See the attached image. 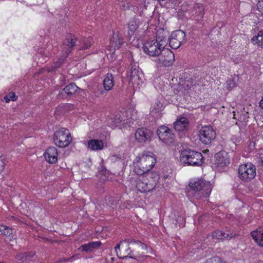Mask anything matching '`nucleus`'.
I'll list each match as a JSON object with an SVG mask.
<instances>
[{
  "instance_id": "obj_1",
  "label": "nucleus",
  "mask_w": 263,
  "mask_h": 263,
  "mask_svg": "<svg viewBox=\"0 0 263 263\" xmlns=\"http://www.w3.org/2000/svg\"><path fill=\"white\" fill-rule=\"evenodd\" d=\"M147 246L139 240L133 239H124L121 241L115 247V251L120 258L127 257L141 260L143 257L147 256Z\"/></svg>"
},
{
  "instance_id": "obj_2",
  "label": "nucleus",
  "mask_w": 263,
  "mask_h": 263,
  "mask_svg": "<svg viewBox=\"0 0 263 263\" xmlns=\"http://www.w3.org/2000/svg\"><path fill=\"white\" fill-rule=\"evenodd\" d=\"M212 191V184L203 180H198L189 184L186 192L189 197L200 199L209 197Z\"/></svg>"
},
{
  "instance_id": "obj_3",
  "label": "nucleus",
  "mask_w": 263,
  "mask_h": 263,
  "mask_svg": "<svg viewBox=\"0 0 263 263\" xmlns=\"http://www.w3.org/2000/svg\"><path fill=\"white\" fill-rule=\"evenodd\" d=\"M149 153V155H142L139 157L135 168V172L137 175L147 173L155 165L156 159L152 153Z\"/></svg>"
},
{
  "instance_id": "obj_4",
  "label": "nucleus",
  "mask_w": 263,
  "mask_h": 263,
  "mask_svg": "<svg viewBox=\"0 0 263 263\" xmlns=\"http://www.w3.org/2000/svg\"><path fill=\"white\" fill-rule=\"evenodd\" d=\"M180 161L187 165L199 166L203 162L202 154L193 150L185 149L180 154Z\"/></svg>"
},
{
  "instance_id": "obj_5",
  "label": "nucleus",
  "mask_w": 263,
  "mask_h": 263,
  "mask_svg": "<svg viewBox=\"0 0 263 263\" xmlns=\"http://www.w3.org/2000/svg\"><path fill=\"white\" fill-rule=\"evenodd\" d=\"M53 141L56 145L64 148L72 142V137L68 129L61 128L54 133Z\"/></svg>"
},
{
  "instance_id": "obj_6",
  "label": "nucleus",
  "mask_w": 263,
  "mask_h": 263,
  "mask_svg": "<svg viewBox=\"0 0 263 263\" xmlns=\"http://www.w3.org/2000/svg\"><path fill=\"white\" fill-rule=\"evenodd\" d=\"M239 177L242 180L249 181L256 176V168L251 163L241 164L238 168Z\"/></svg>"
},
{
  "instance_id": "obj_7",
  "label": "nucleus",
  "mask_w": 263,
  "mask_h": 263,
  "mask_svg": "<svg viewBox=\"0 0 263 263\" xmlns=\"http://www.w3.org/2000/svg\"><path fill=\"white\" fill-rule=\"evenodd\" d=\"M129 72V82L133 85H139L143 82L144 74L139 69L138 64L135 62L131 63Z\"/></svg>"
},
{
  "instance_id": "obj_8",
  "label": "nucleus",
  "mask_w": 263,
  "mask_h": 263,
  "mask_svg": "<svg viewBox=\"0 0 263 263\" xmlns=\"http://www.w3.org/2000/svg\"><path fill=\"white\" fill-rule=\"evenodd\" d=\"M199 139L204 144H210L216 137V132L211 126H204L199 130Z\"/></svg>"
},
{
  "instance_id": "obj_9",
  "label": "nucleus",
  "mask_w": 263,
  "mask_h": 263,
  "mask_svg": "<svg viewBox=\"0 0 263 263\" xmlns=\"http://www.w3.org/2000/svg\"><path fill=\"white\" fill-rule=\"evenodd\" d=\"M136 179V187L137 190L142 193L150 192L156 186L155 182H150L146 177L143 175H138Z\"/></svg>"
},
{
  "instance_id": "obj_10",
  "label": "nucleus",
  "mask_w": 263,
  "mask_h": 263,
  "mask_svg": "<svg viewBox=\"0 0 263 263\" xmlns=\"http://www.w3.org/2000/svg\"><path fill=\"white\" fill-rule=\"evenodd\" d=\"M185 32L182 30H178L173 32L168 39L170 46L175 49L178 48L185 42Z\"/></svg>"
},
{
  "instance_id": "obj_11",
  "label": "nucleus",
  "mask_w": 263,
  "mask_h": 263,
  "mask_svg": "<svg viewBox=\"0 0 263 263\" xmlns=\"http://www.w3.org/2000/svg\"><path fill=\"white\" fill-rule=\"evenodd\" d=\"M159 138L164 143L170 145L174 143L175 136L172 130L165 126H160L157 130Z\"/></svg>"
},
{
  "instance_id": "obj_12",
  "label": "nucleus",
  "mask_w": 263,
  "mask_h": 263,
  "mask_svg": "<svg viewBox=\"0 0 263 263\" xmlns=\"http://www.w3.org/2000/svg\"><path fill=\"white\" fill-rule=\"evenodd\" d=\"M164 48L154 40L146 42L143 47L144 52L151 57H158Z\"/></svg>"
},
{
  "instance_id": "obj_13",
  "label": "nucleus",
  "mask_w": 263,
  "mask_h": 263,
  "mask_svg": "<svg viewBox=\"0 0 263 263\" xmlns=\"http://www.w3.org/2000/svg\"><path fill=\"white\" fill-rule=\"evenodd\" d=\"M175 60L174 54L168 48H164L161 53L158 56L156 62L164 66H169L173 64Z\"/></svg>"
},
{
  "instance_id": "obj_14",
  "label": "nucleus",
  "mask_w": 263,
  "mask_h": 263,
  "mask_svg": "<svg viewBox=\"0 0 263 263\" xmlns=\"http://www.w3.org/2000/svg\"><path fill=\"white\" fill-rule=\"evenodd\" d=\"M153 135V133L146 128H138L135 134V138L138 142L144 143L149 141Z\"/></svg>"
},
{
  "instance_id": "obj_15",
  "label": "nucleus",
  "mask_w": 263,
  "mask_h": 263,
  "mask_svg": "<svg viewBox=\"0 0 263 263\" xmlns=\"http://www.w3.org/2000/svg\"><path fill=\"white\" fill-rule=\"evenodd\" d=\"M238 235L235 233L234 234H233L232 233H231L227 231V232L219 231V230H216L213 232V233L211 235H209L207 237V238L204 240V241H206V242H208L207 241L208 239H231L233 238H234L238 236Z\"/></svg>"
},
{
  "instance_id": "obj_16",
  "label": "nucleus",
  "mask_w": 263,
  "mask_h": 263,
  "mask_svg": "<svg viewBox=\"0 0 263 263\" xmlns=\"http://www.w3.org/2000/svg\"><path fill=\"white\" fill-rule=\"evenodd\" d=\"M77 41V39L74 34L68 33L66 35V38L63 41V45L66 48V56L69 54L73 47L76 45Z\"/></svg>"
},
{
  "instance_id": "obj_17",
  "label": "nucleus",
  "mask_w": 263,
  "mask_h": 263,
  "mask_svg": "<svg viewBox=\"0 0 263 263\" xmlns=\"http://www.w3.org/2000/svg\"><path fill=\"white\" fill-rule=\"evenodd\" d=\"M58 153L57 149L54 146L48 147L44 153L45 160L49 163H54L58 160Z\"/></svg>"
},
{
  "instance_id": "obj_18",
  "label": "nucleus",
  "mask_w": 263,
  "mask_h": 263,
  "mask_svg": "<svg viewBox=\"0 0 263 263\" xmlns=\"http://www.w3.org/2000/svg\"><path fill=\"white\" fill-rule=\"evenodd\" d=\"M168 32L167 31H165L163 30L158 31L156 40L155 41L157 42V43L159 44V46L165 48L168 41L169 38H168Z\"/></svg>"
},
{
  "instance_id": "obj_19",
  "label": "nucleus",
  "mask_w": 263,
  "mask_h": 263,
  "mask_svg": "<svg viewBox=\"0 0 263 263\" xmlns=\"http://www.w3.org/2000/svg\"><path fill=\"white\" fill-rule=\"evenodd\" d=\"M215 164L218 166L223 167L229 164V160L227 154L224 152H220L215 154Z\"/></svg>"
},
{
  "instance_id": "obj_20",
  "label": "nucleus",
  "mask_w": 263,
  "mask_h": 263,
  "mask_svg": "<svg viewBox=\"0 0 263 263\" xmlns=\"http://www.w3.org/2000/svg\"><path fill=\"white\" fill-rule=\"evenodd\" d=\"M189 124V122L187 118L181 117L174 122V127L175 130L182 132L187 128Z\"/></svg>"
},
{
  "instance_id": "obj_21",
  "label": "nucleus",
  "mask_w": 263,
  "mask_h": 263,
  "mask_svg": "<svg viewBox=\"0 0 263 263\" xmlns=\"http://www.w3.org/2000/svg\"><path fill=\"white\" fill-rule=\"evenodd\" d=\"M123 43V39L120 36L118 32H114L110 39V46L114 49H118Z\"/></svg>"
},
{
  "instance_id": "obj_22",
  "label": "nucleus",
  "mask_w": 263,
  "mask_h": 263,
  "mask_svg": "<svg viewBox=\"0 0 263 263\" xmlns=\"http://www.w3.org/2000/svg\"><path fill=\"white\" fill-rule=\"evenodd\" d=\"M253 239L260 246L263 247V228H259L251 233Z\"/></svg>"
},
{
  "instance_id": "obj_23",
  "label": "nucleus",
  "mask_w": 263,
  "mask_h": 263,
  "mask_svg": "<svg viewBox=\"0 0 263 263\" xmlns=\"http://www.w3.org/2000/svg\"><path fill=\"white\" fill-rule=\"evenodd\" d=\"M100 241H92L82 245L80 248L84 252H90L94 249H98L100 247Z\"/></svg>"
},
{
  "instance_id": "obj_24",
  "label": "nucleus",
  "mask_w": 263,
  "mask_h": 263,
  "mask_svg": "<svg viewBox=\"0 0 263 263\" xmlns=\"http://www.w3.org/2000/svg\"><path fill=\"white\" fill-rule=\"evenodd\" d=\"M139 21L138 19L134 18L128 23V35L132 37L138 29L139 25Z\"/></svg>"
},
{
  "instance_id": "obj_25",
  "label": "nucleus",
  "mask_w": 263,
  "mask_h": 263,
  "mask_svg": "<svg viewBox=\"0 0 263 263\" xmlns=\"http://www.w3.org/2000/svg\"><path fill=\"white\" fill-rule=\"evenodd\" d=\"M103 142L98 139H92L89 140L88 142V147L93 151L102 149L103 147Z\"/></svg>"
},
{
  "instance_id": "obj_26",
  "label": "nucleus",
  "mask_w": 263,
  "mask_h": 263,
  "mask_svg": "<svg viewBox=\"0 0 263 263\" xmlns=\"http://www.w3.org/2000/svg\"><path fill=\"white\" fill-rule=\"evenodd\" d=\"M114 84V78L111 73H107L103 81L104 88L106 90H110L112 89Z\"/></svg>"
},
{
  "instance_id": "obj_27",
  "label": "nucleus",
  "mask_w": 263,
  "mask_h": 263,
  "mask_svg": "<svg viewBox=\"0 0 263 263\" xmlns=\"http://www.w3.org/2000/svg\"><path fill=\"white\" fill-rule=\"evenodd\" d=\"M78 89H79V87L74 83H71L67 85L63 89V91L61 93L63 94L64 92L68 96H71L74 94Z\"/></svg>"
},
{
  "instance_id": "obj_28",
  "label": "nucleus",
  "mask_w": 263,
  "mask_h": 263,
  "mask_svg": "<svg viewBox=\"0 0 263 263\" xmlns=\"http://www.w3.org/2000/svg\"><path fill=\"white\" fill-rule=\"evenodd\" d=\"M194 11L196 15L195 16L196 20L199 21L200 18H202L204 14V7L202 4H196L194 7Z\"/></svg>"
},
{
  "instance_id": "obj_29",
  "label": "nucleus",
  "mask_w": 263,
  "mask_h": 263,
  "mask_svg": "<svg viewBox=\"0 0 263 263\" xmlns=\"http://www.w3.org/2000/svg\"><path fill=\"white\" fill-rule=\"evenodd\" d=\"M92 38L90 36L84 39L82 43L79 45V50H85L88 49L92 44Z\"/></svg>"
},
{
  "instance_id": "obj_30",
  "label": "nucleus",
  "mask_w": 263,
  "mask_h": 263,
  "mask_svg": "<svg viewBox=\"0 0 263 263\" xmlns=\"http://www.w3.org/2000/svg\"><path fill=\"white\" fill-rule=\"evenodd\" d=\"M120 116V115L119 117L116 116V117L112 120L113 126L115 127L120 126L128 123L127 121H125V119H123Z\"/></svg>"
},
{
  "instance_id": "obj_31",
  "label": "nucleus",
  "mask_w": 263,
  "mask_h": 263,
  "mask_svg": "<svg viewBox=\"0 0 263 263\" xmlns=\"http://www.w3.org/2000/svg\"><path fill=\"white\" fill-rule=\"evenodd\" d=\"M28 255L29 254L26 252L17 254L15 257L16 261L18 263H23L26 260V258Z\"/></svg>"
},
{
  "instance_id": "obj_32",
  "label": "nucleus",
  "mask_w": 263,
  "mask_h": 263,
  "mask_svg": "<svg viewBox=\"0 0 263 263\" xmlns=\"http://www.w3.org/2000/svg\"><path fill=\"white\" fill-rule=\"evenodd\" d=\"M253 42H256V43H260L261 45L263 44V29L260 30L258 35L252 38Z\"/></svg>"
},
{
  "instance_id": "obj_33",
  "label": "nucleus",
  "mask_w": 263,
  "mask_h": 263,
  "mask_svg": "<svg viewBox=\"0 0 263 263\" xmlns=\"http://www.w3.org/2000/svg\"><path fill=\"white\" fill-rule=\"evenodd\" d=\"M0 232L5 236H10L12 234V230L5 226H0Z\"/></svg>"
},
{
  "instance_id": "obj_34",
  "label": "nucleus",
  "mask_w": 263,
  "mask_h": 263,
  "mask_svg": "<svg viewBox=\"0 0 263 263\" xmlns=\"http://www.w3.org/2000/svg\"><path fill=\"white\" fill-rule=\"evenodd\" d=\"M17 97L15 95L14 93H10L9 95L6 96L4 99L6 102H9L10 100L15 101L16 100Z\"/></svg>"
},
{
  "instance_id": "obj_35",
  "label": "nucleus",
  "mask_w": 263,
  "mask_h": 263,
  "mask_svg": "<svg viewBox=\"0 0 263 263\" xmlns=\"http://www.w3.org/2000/svg\"><path fill=\"white\" fill-rule=\"evenodd\" d=\"M64 62V59H60L58 60V61L55 62L54 63H53V65H52V70L55 69V68H57L58 67H60L61 65L62 64V63H63Z\"/></svg>"
},
{
  "instance_id": "obj_36",
  "label": "nucleus",
  "mask_w": 263,
  "mask_h": 263,
  "mask_svg": "<svg viewBox=\"0 0 263 263\" xmlns=\"http://www.w3.org/2000/svg\"><path fill=\"white\" fill-rule=\"evenodd\" d=\"M235 86V84L233 80H229L226 82V87L228 89H231Z\"/></svg>"
},
{
  "instance_id": "obj_37",
  "label": "nucleus",
  "mask_w": 263,
  "mask_h": 263,
  "mask_svg": "<svg viewBox=\"0 0 263 263\" xmlns=\"http://www.w3.org/2000/svg\"><path fill=\"white\" fill-rule=\"evenodd\" d=\"M162 107V104L159 101L156 102L155 105H154V109H155V110L157 112L161 110Z\"/></svg>"
},
{
  "instance_id": "obj_38",
  "label": "nucleus",
  "mask_w": 263,
  "mask_h": 263,
  "mask_svg": "<svg viewBox=\"0 0 263 263\" xmlns=\"http://www.w3.org/2000/svg\"><path fill=\"white\" fill-rule=\"evenodd\" d=\"M211 259L213 260V263H226L219 257H212L211 258Z\"/></svg>"
},
{
  "instance_id": "obj_39",
  "label": "nucleus",
  "mask_w": 263,
  "mask_h": 263,
  "mask_svg": "<svg viewBox=\"0 0 263 263\" xmlns=\"http://www.w3.org/2000/svg\"><path fill=\"white\" fill-rule=\"evenodd\" d=\"M257 7L258 11L263 14V0L260 1L257 4Z\"/></svg>"
},
{
  "instance_id": "obj_40",
  "label": "nucleus",
  "mask_w": 263,
  "mask_h": 263,
  "mask_svg": "<svg viewBox=\"0 0 263 263\" xmlns=\"http://www.w3.org/2000/svg\"><path fill=\"white\" fill-rule=\"evenodd\" d=\"M108 201L110 202V203H107V204L109 206H112V205H114V200L112 197H108ZM106 201H107V199H106Z\"/></svg>"
},
{
  "instance_id": "obj_41",
  "label": "nucleus",
  "mask_w": 263,
  "mask_h": 263,
  "mask_svg": "<svg viewBox=\"0 0 263 263\" xmlns=\"http://www.w3.org/2000/svg\"><path fill=\"white\" fill-rule=\"evenodd\" d=\"M5 166V163L2 160V159L0 158V173L3 171Z\"/></svg>"
},
{
  "instance_id": "obj_42",
  "label": "nucleus",
  "mask_w": 263,
  "mask_h": 263,
  "mask_svg": "<svg viewBox=\"0 0 263 263\" xmlns=\"http://www.w3.org/2000/svg\"><path fill=\"white\" fill-rule=\"evenodd\" d=\"M259 165L263 168V155L260 156L258 159Z\"/></svg>"
},
{
  "instance_id": "obj_43",
  "label": "nucleus",
  "mask_w": 263,
  "mask_h": 263,
  "mask_svg": "<svg viewBox=\"0 0 263 263\" xmlns=\"http://www.w3.org/2000/svg\"><path fill=\"white\" fill-rule=\"evenodd\" d=\"M260 107L263 109V97L259 102Z\"/></svg>"
},
{
  "instance_id": "obj_44",
  "label": "nucleus",
  "mask_w": 263,
  "mask_h": 263,
  "mask_svg": "<svg viewBox=\"0 0 263 263\" xmlns=\"http://www.w3.org/2000/svg\"><path fill=\"white\" fill-rule=\"evenodd\" d=\"M204 263H213V260L211 259V258L207 259L206 261Z\"/></svg>"
},
{
  "instance_id": "obj_45",
  "label": "nucleus",
  "mask_w": 263,
  "mask_h": 263,
  "mask_svg": "<svg viewBox=\"0 0 263 263\" xmlns=\"http://www.w3.org/2000/svg\"><path fill=\"white\" fill-rule=\"evenodd\" d=\"M181 219V217L179 216L177 219H176V222H178L180 219Z\"/></svg>"
},
{
  "instance_id": "obj_46",
  "label": "nucleus",
  "mask_w": 263,
  "mask_h": 263,
  "mask_svg": "<svg viewBox=\"0 0 263 263\" xmlns=\"http://www.w3.org/2000/svg\"><path fill=\"white\" fill-rule=\"evenodd\" d=\"M70 258H67V259H66L65 260H66V261H68V260H69Z\"/></svg>"
},
{
  "instance_id": "obj_47",
  "label": "nucleus",
  "mask_w": 263,
  "mask_h": 263,
  "mask_svg": "<svg viewBox=\"0 0 263 263\" xmlns=\"http://www.w3.org/2000/svg\"><path fill=\"white\" fill-rule=\"evenodd\" d=\"M182 221L183 222L184 221V219L183 218H182V219H181Z\"/></svg>"
},
{
  "instance_id": "obj_48",
  "label": "nucleus",
  "mask_w": 263,
  "mask_h": 263,
  "mask_svg": "<svg viewBox=\"0 0 263 263\" xmlns=\"http://www.w3.org/2000/svg\"><path fill=\"white\" fill-rule=\"evenodd\" d=\"M0 263H3V262H0Z\"/></svg>"
}]
</instances>
